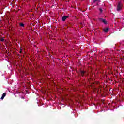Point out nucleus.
<instances>
[{
    "mask_svg": "<svg viewBox=\"0 0 124 124\" xmlns=\"http://www.w3.org/2000/svg\"><path fill=\"white\" fill-rule=\"evenodd\" d=\"M1 41H4V39H3V38L1 39Z\"/></svg>",
    "mask_w": 124,
    "mask_h": 124,
    "instance_id": "nucleus-10",
    "label": "nucleus"
},
{
    "mask_svg": "<svg viewBox=\"0 0 124 124\" xmlns=\"http://www.w3.org/2000/svg\"><path fill=\"white\" fill-rule=\"evenodd\" d=\"M20 27L24 28V27H25V24L24 23H20Z\"/></svg>",
    "mask_w": 124,
    "mask_h": 124,
    "instance_id": "nucleus-6",
    "label": "nucleus"
},
{
    "mask_svg": "<svg viewBox=\"0 0 124 124\" xmlns=\"http://www.w3.org/2000/svg\"><path fill=\"white\" fill-rule=\"evenodd\" d=\"M68 17V16H63L62 18V21H63V22H64V21H65V20H66V19H67Z\"/></svg>",
    "mask_w": 124,
    "mask_h": 124,
    "instance_id": "nucleus-3",
    "label": "nucleus"
},
{
    "mask_svg": "<svg viewBox=\"0 0 124 124\" xmlns=\"http://www.w3.org/2000/svg\"><path fill=\"white\" fill-rule=\"evenodd\" d=\"M84 74H85V71H81V75H82V76H84Z\"/></svg>",
    "mask_w": 124,
    "mask_h": 124,
    "instance_id": "nucleus-8",
    "label": "nucleus"
},
{
    "mask_svg": "<svg viewBox=\"0 0 124 124\" xmlns=\"http://www.w3.org/2000/svg\"><path fill=\"white\" fill-rule=\"evenodd\" d=\"M123 7V4H122V2H119L118 4L117 7V10L118 11H121L122 10V8Z\"/></svg>",
    "mask_w": 124,
    "mask_h": 124,
    "instance_id": "nucleus-1",
    "label": "nucleus"
},
{
    "mask_svg": "<svg viewBox=\"0 0 124 124\" xmlns=\"http://www.w3.org/2000/svg\"><path fill=\"white\" fill-rule=\"evenodd\" d=\"M99 10L100 12L101 13V12H102V9L99 8Z\"/></svg>",
    "mask_w": 124,
    "mask_h": 124,
    "instance_id": "nucleus-9",
    "label": "nucleus"
},
{
    "mask_svg": "<svg viewBox=\"0 0 124 124\" xmlns=\"http://www.w3.org/2000/svg\"><path fill=\"white\" fill-rule=\"evenodd\" d=\"M21 98H23V99H24V98H25L24 97H21Z\"/></svg>",
    "mask_w": 124,
    "mask_h": 124,
    "instance_id": "nucleus-11",
    "label": "nucleus"
},
{
    "mask_svg": "<svg viewBox=\"0 0 124 124\" xmlns=\"http://www.w3.org/2000/svg\"><path fill=\"white\" fill-rule=\"evenodd\" d=\"M6 95V93H3L0 99L3 100V99L4 98V97H5Z\"/></svg>",
    "mask_w": 124,
    "mask_h": 124,
    "instance_id": "nucleus-4",
    "label": "nucleus"
},
{
    "mask_svg": "<svg viewBox=\"0 0 124 124\" xmlns=\"http://www.w3.org/2000/svg\"><path fill=\"white\" fill-rule=\"evenodd\" d=\"M103 31H104V32H108V31H109V28H106L103 29Z\"/></svg>",
    "mask_w": 124,
    "mask_h": 124,
    "instance_id": "nucleus-5",
    "label": "nucleus"
},
{
    "mask_svg": "<svg viewBox=\"0 0 124 124\" xmlns=\"http://www.w3.org/2000/svg\"><path fill=\"white\" fill-rule=\"evenodd\" d=\"M101 0H93V2H95L96 1H97L98 2H100Z\"/></svg>",
    "mask_w": 124,
    "mask_h": 124,
    "instance_id": "nucleus-7",
    "label": "nucleus"
},
{
    "mask_svg": "<svg viewBox=\"0 0 124 124\" xmlns=\"http://www.w3.org/2000/svg\"><path fill=\"white\" fill-rule=\"evenodd\" d=\"M99 21L100 22H102L104 24H107V22L106 21V20L105 19H103L102 18H99Z\"/></svg>",
    "mask_w": 124,
    "mask_h": 124,
    "instance_id": "nucleus-2",
    "label": "nucleus"
}]
</instances>
